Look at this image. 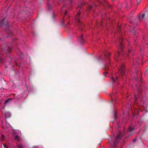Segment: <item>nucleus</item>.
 Segmentation results:
<instances>
[{
    "label": "nucleus",
    "mask_w": 148,
    "mask_h": 148,
    "mask_svg": "<svg viewBox=\"0 0 148 148\" xmlns=\"http://www.w3.org/2000/svg\"><path fill=\"white\" fill-rule=\"evenodd\" d=\"M119 72L121 76H123L124 75L125 72V69L124 65H122L119 69Z\"/></svg>",
    "instance_id": "f257e3e1"
},
{
    "label": "nucleus",
    "mask_w": 148,
    "mask_h": 148,
    "mask_svg": "<svg viewBox=\"0 0 148 148\" xmlns=\"http://www.w3.org/2000/svg\"><path fill=\"white\" fill-rule=\"evenodd\" d=\"M134 129V127L132 126H130L129 127V129L128 131H133Z\"/></svg>",
    "instance_id": "f03ea898"
},
{
    "label": "nucleus",
    "mask_w": 148,
    "mask_h": 148,
    "mask_svg": "<svg viewBox=\"0 0 148 148\" xmlns=\"http://www.w3.org/2000/svg\"><path fill=\"white\" fill-rule=\"evenodd\" d=\"M122 41H123V39L122 38H121V39H120V40L119 42L120 43V45L121 46V47L123 45Z\"/></svg>",
    "instance_id": "7ed1b4c3"
},
{
    "label": "nucleus",
    "mask_w": 148,
    "mask_h": 148,
    "mask_svg": "<svg viewBox=\"0 0 148 148\" xmlns=\"http://www.w3.org/2000/svg\"><path fill=\"white\" fill-rule=\"evenodd\" d=\"M20 139V137L18 136H16L15 137V139L16 140H19Z\"/></svg>",
    "instance_id": "20e7f679"
},
{
    "label": "nucleus",
    "mask_w": 148,
    "mask_h": 148,
    "mask_svg": "<svg viewBox=\"0 0 148 148\" xmlns=\"http://www.w3.org/2000/svg\"><path fill=\"white\" fill-rule=\"evenodd\" d=\"M117 54L118 55V56H116H116H115V58H117L118 57H119V52H117Z\"/></svg>",
    "instance_id": "39448f33"
},
{
    "label": "nucleus",
    "mask_w": 148,
    "mask_h": 148,
    "mask_svg": "<svg viewBox=\"0 0 148 148\" xmlns=\"http://www.w3.org/2000/svg\"><path fill=\"white\" fill-rule=\"evenodd\" d=\"M83 36L82 35H81L80 36V37H79V39L81 40H83Z\"/></svg>",
    "instance_id": "423d86ee"
},
{
    "label": "nucleus",
    "mask_w": 148,
    "mask_h": 148,
    "mask_svg": "<svg viewBox=\"0 0 148 148\" xmlns=\"http://www.w3.org/2000/svg\"><path fill=\"white\" fill-rule=\"evenodd\" d=\"M145 14H143L141 16V18H143L145 16Z\"/></svg>",
    "instance_id": "0eeeda50"
},
{
    "label": "nucleus",
    "mask_w": 148,
    "mask_h": 148,
    "mask_svg": "<svg viewBox=\"0 0 148 148\" xmlns=\"http://www.w3.org/2000/svg\"><path fill=\"white\" fill-rule=\"evenodd\" d=\"M11 99H8V100H6L5 101V103H6L7 102H8V101H9Z\"/></svg>",
    "instance_id": "6e6552de"
},
{
    "label": "nucleus",
    "mask_w": 148,
    "mask_h": 148,
    "mask_svg": "<svg viewBox=\"0 0 148 148\" xmlns=\"http://www.w3.org/2000/svg\"><path fill=\"white\" fill-rule=\"evenodd\" d=\"M80 12H78L77 13V14L76 16V17H77V16H79L80 15Z\"/></svg>",
    "instance_id": "1a4fd4ad"
},
{
    "label": "nucleus",
    "mask_w": 148,
    "mask_h": 148,
    "mask_svg": "<svg viewBox=\"0 0 148 148\" xmlns=\"http://www.w3.org/2000/svg\"><path fill=\"white\" fill-rule=\"evenodd\" d=\"M112 81H113V82H115V80L114 79L113 77H112Z\"/></svg>",
    "instance_id": "9d476101"
},
{
    "label": "nucleus",
    "mask_w": 148,
    "mask_h": 148,
    "mask_svg": "<svg viewBox=\"0 0 148 148\" xmlns=\"http://www.w3.org/2000/svg\"><path fill=\"white\" fill-rule=\"evenodd\" d=\"M138 19H141V16H139L138 17Z\"/></svg>",
    "instance_id": "9b49d317"
},
{
    "label": "nucleus",
    "mask_w": 148,
    "mask_h": 148,
    "mask_svg": "<svg viewBox=\"0 0 148 148\" xmlns=\"http://www.w3.org/2000/svg\"><path fill=\"white\" fill-rule=\"evenodd\" d=\"M108 73L107 72H105L104 74V75L105 74V75H106V74Z\"/></svg>",
    "instance_id": "f8f14e48"
},
{
    "label": "nucleus",
    "mask_w": 148,
    "mask_h": 148,
    "mask_svg": "<svg viewBox=\"0 0 148 148\" xmlns=\"http://www.w3.org/2000/svg\"><path fill=\"white\" fill-rule=\"evenodd\" d=\"M116 138H117V139H118V138H119V135H118V136H117V137H116Z\"/></svg>",
    "instance_id": "ddd939ff"
},
{
    "label": "nucleus",
    "mask_w": 148,
    "mask_h": 148,
    "mask_svg": "<svg viewBox=\"0 0 148 148\" xmlns=\"http://www.w3.org/2000/svg\"><path fill=\"white\" fill-rule=\"evenodd\" d=\"M67 13V11H66L65 12V15H66V14Z\"/></svg>",
    "instance_id": "4468645a"
},
{
    "label": "nucleus",
    "mask_w": 148,
    "mask_h": 148,
    "mask_svg": "<svg viewBox=\"0 0 148 148\" xmlns=\"http://www.w3.org/2000/svg\"><path fill=\"white\" fill-rule=\"evenodd\" d=\"M19 148H23V147L21 146H19Z\"/></svg>",
    "instance_id": "2eb2a0df"
},
{
    "label": "nucleus",
    "mask_w": 148,
    "mask_h": 148,
    "mask_svg": "<svg viewBox=\"0 0 148 148\" xmlns=\"http://www.w3.org/2000/svg\"><path fill=\"white\" fill-rule=\"evenodd\" d=\"M118 77H116V79H115V80H118Z\"/></svg>",
    "instance_id": "dca6fc26"
},
{
    "label": "nucleus",
    "mask_w": 148,
    "mask_h": 148,
    "mask_svg": "<svg viewBox=\"0 0 148 148\" xmlns=\"http://www.w3.org/2000/svg\"><path fill=\"white\" fill-rule=\"evenodd\" d=\"M1 137H2L3 138V135H1Z\"/></svg>",
    "instance_id": "f3484780"
},
{
    "label": "nucleus",
    "mask_w": 148,
    "mask_h": 148,
    "mask_svg": "<svg viewBox=\"0 0 148 148\" xmlns=\"http://www.w3.org/2000/svg\"><path fill=\"white\" fill-rule=\"evenodd\" d=\"M64 6H63V8H62V10H63V8H64Z\"/></svg>",
    "instance_id": "a211bd4d"
},
{
    "label": "nucleus",
    "mask_w": 148,
    "mask_h": 148,
    "mask_svg": "<svg viewBox=\"0 0 148 148\" xmlns=\"http://www.w3.org/2000/svg\"><path fill=\"white\" fill-rule=\"evenodd\" d=\"M129 51L130 52V51H131V50H129Z\"/></svg>",
    "instance_id": "6ab92c4d"
},
{
    "label": "nucleus",
    "mask_w": 148,
    "mask_h": 148,
    "mask_svg": "<svg viewBox=\"0 0 148 148\" xmlns=\"http://www.w3.org/2000/svg\"><path fill=\"white\" fill-rule=\"evenodd\" d=\"M65 17H64V18H63V19H65Z\"/></svg>",
    "instance_id": "aec40b11"
}]
</instances>
